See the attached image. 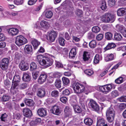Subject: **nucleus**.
<instances>
[{
	"instance_id": "44",
	"label": "nucleus",
	"mask_w": 126,
	"mask_h": 126,
	"mask_svg": "<svg viewBox=\"0 0 126 126\" xmlns=\"http://www.w3.org/2000/svg\"><path fill=\"white\" fill-rule=\"evenodd\" d=\"M111 94V97L114 98L118 96L119 92L115 90L112 91Z\"/></svg>"
},
{
	"instance_id": "24",
	"label": "nucleus",
	"mask_w": 126,
	"mask_h": 126,
	"mask_svg": "<svg viewBox=\"0 0 126 126\" xmlns=\"http://www.w3.org/2000/svg\"><path fill=\"white\" fill-rule=\"evenodd\" d=\"M106 115L114 116V111L113 109L111 107L109 108L106 112Z\"/></svg>"
},
{
	"instance_id": "33",
	"label": "nucleus",
	"mask_w": 126,
	"mask_h": 126,
	"mask_svg": "<svg viewBox=\"0 0 126 126\" xmlns=\"http://www.w3.org/2000/svg\"><path fill=\"white\" fill-rule=\"evenodd\" d=\"M40 25L42 27L46 29L49 26V23L44 20H43L41 22Z\"/></svg>"
},
{
	"instance_id": "41",
	"label": "nucleus",
	"mask_w": 126,
	"mask_h": 126,
	"mask_svg": "<svg viewBox=\"0 0 126 126\" xmlns=\"http://www.w3.org/2000/svg\"><path fill=\"white\" fill-rule=\"evenodd\" d=\"M96 42L95 40H92L89 44L90 47L92 48H94L96 46Z\"/></svg>"
},
{
	"instance_id": "26",
	"label": "nucleus",
	"mask_w": 126,
	"mask_h": 126,
	"mask_svg": "<svg viewBox=\"0 0 126 126\" xmlns=\"http://www.w3.org/2000/svg\"><path fill=\"white\" fill-rule=\"evenodd\" d=\"M22 79L24 81L28 82L30 81L31 77L27 73H23Z\"/></svg>"
},
{
	"instance_id": "34",
	"label": "nucleus",
	"mask_w": 126,
	"mask_h": 126,
	"mask_svg": "<svg viewBox=\"0 0 126 126\" xmlns=\"http://www.w3.org/2000/svg\"><path fill=\"white\" fill-rule=\"evenodd\" d=\"M100 7L103 11L105 10L107 8L106 3L105 0L102 1L100 4Z\"/></svg>"
},
{
	"instance_id": "20",
	"label": "nucleus",
	"mask_w": 126,
	"mask_h": 126,
	"mask_svg": "<svg viewBox=\"0 0 126 126\" xmlns=\"http://www.w3.org/2000/svg\"><path fill=\"white\" fill-rule=\"evenodd\" d=\"M23 111L24 115L26 117H30L32 115L31 111L28 108H24Z\"/></svg>"
},
{
	"instance_id": "56",
	"label": "nucleus",
	"mask_w": 126,
	"mask_h": 126,
	"mask_svg": "<svg viewBox=\"0 0 126 126\" xmlns=\"http://www.w3.org/2000/svg\"><path fill=\"white\" fill-rule=\"evenodd\" d=\"M117 100L121 102H126V96H122L118 98L117 99Z\"/></svg>"
},
{
	"instance_id": "59",
	"label": "nucleus",
	"mask_w": 126,
	"mask_h": 126,
	"mask_svg": "<svg viewBox=\"0 0 126 126\" xmlns=\"http://www.w3.org/2000/svg\"><path fill=\"white\" fill-rule=\"evenodd\" d=\"M39 72L38 71H36L35 72L32 73V76L33 79H36L37 77L38 76V73Z\"/></svg>"
},
{
	"instance_id": "49",
	"label": "nucleus",
	"mask_w": 126,
	"mask_h": 126,
	"mask_svg": "<svg viewBox=\"0 0 126 126\" xmlns=\"http://www.w3.org/2000/svg\"><path fill=\"white\" fill-rule=\"evenodd\" d=\"M53 13L51 11L47 12L45 14L46 17L48 18H50L53 16Z\"/></svg>"
},
{
	"instance_id": "31",
	"label": "nucleus",
	"mask_w": 126,
	"mask_h": 126,
	"mask_svg": "<svg viewBox=\"0 0 126 126\" xmlns=\"http://www.w3.org/2000/svg\"><path fill=\"white\" fill-rule=\"evenodd\" d=\"M37 68V65L36 63L32 62L30 65V69L31 71H34Z\"/></svg>"
},
{
	"instance_id": "53",
	"label": "nucleus",
	"mask_w": 126,
	"mask_h": 126,
	"mask_svg": "<svg viewBox=\"0 0 126 126\" xmlns=\"http://www.w3.org/2000/svg\"><path fill=\"white\" fill-rule=\"evenodd\" d=\"M9 98V96L7 94H5L2 96L1 100L3 101L6 102L8 101Z\"/></svg>"
},
{
	"instance_id": "50",
	"label": "nucleus",
	"mask_w": 126,
	"mask_h": 126,
	"mask_svg": "<svg viewBox=\"0 0 126 126\" xmlns=\"http://www.w3.org/2000/svg\"><path fill=\"white\" fill-rule=\"evenodd\" d=\"M7 115L5 113L2 114L0 118L1 120L5 122L7 120Z\"/></svg>"
},
{
	"instance_id": "52",
	"label": "nucleus",
	"mask_w": 126,
	"mask_h": 126,
	"mask_svg": "<svg viewBox=\"0 0 126 126\" xmlns=\"http://www.w3.org/2000/svg\"><path fill=\"white\" fill-rule=\"evenodd\" d=\"M123 26H121L120 27V30L121 31V33L124 37L126 38V30H123Z\"/></svg>"
},
{
	"instance_id": "38",
	"label": "nucleus",
	"mask_w": 126,
	"mask_h": 126,
	"mask_svg": "<svg viewBox=\"0 0 126 126\" xmlns=\"http://www.w3.org/2000/svg\"><path fill=\"white\" fill-rule=\"evenodd\" d=\"M55 68L58 69L63 68V66L62 63L60 61H55Z\"/></svg>"
},
{
	"instance_id": "4",
	"label": "nucleus",
	"mask_w": 126,
	"mask_h": 126,
	"mask_svg": "<svg viewBox=\"0 0 126 126\" xmlns=\"http://www.w3.org/2000/svg\"><path fill=\"white\" fill-rule=\"evenodd\" d=\"M84 101L82 99H80L79 106L77 105H74L73 108L75 113H81L83 110H85L84 105Z\"/></svg>"
},
{
	"instance_id": "37",
	"label": "nucleus",
	"mask_w": 126,
	"mask_h": 126,
	"mask_svg": "<svg viewBox=\"0 0 126 126\" xmlns=\"http://www.w3.org/2000/svg\"><path fill=\"white\" fill-rule=\"evenodd\" d=\"M54 84L57 88H60L62 85L61 80L59 79H56Z\"/></svg>"
},
{
	"instance_id": "16",
	"label": "nucleus",
	"mask_w": 126,
	"mask_h": 126,
	"mask_svg": "<svg viewBox=\"0 0 126 126\" xmlns=\"http://www.w3.org/2000/svg\"><path fill=\"white\" fill-rule=\"evenodd\" d=\"M47 76L45 74H42L40 76L38 80L39 84L43 83L46 80L47 78Z\"/></svg>"
},
{
	"instance_id": "10",
	"label": "nucleus",
	"mask_w": 126,
	"mask_h": 126,
	"mask_svg": "<svg viewBox=\"0 0 126 126\" xmlns=\"http://www.w3.org/2000/svg\"><path fill=\"white\" fill-rule=\"evenodd\" d=\"M110 124L107 123L106 120L103 118H98L97 119L96 126H109Z\"/></svg>"
},
{
	"instance_id": "64",
	"label": "nucleus",
	"mask_w": 126,
	"mask_h": 126,
	"mask_svg": "<svg viewBox=\"0 0 126 126\" xmlns=\"http://www.w3.org/2000/svg\"><path fill=\"white\" fill-rule=\"evenodd\" d=\"M61 76V74L59 72H57L53 74V78H60Z\"/></svg>"
},
{
	"instance_id": "58",
	"label": "nucleus",
	"mask_w": 126,
	"mask_h": 126,
	"mask_svg": "<svg viewBox=\"0 0 126 126\" xmlns=\"http://www.w3.org/2000/svg\"><path fill=\"white\" fill-rule=\"evenodd\" d=\"M22 56L21 54L17 52H16L15 54V59L16 60H19L21 58Z\"/></svg>"
},
{
	"instance_id": "7",
	"label": "nucleus",
	"mask_w": 126,
	"mask_h": 126,
	"mask_svg": "<svg viewBox=\"0 0 126 126\" xmlns=\"http://www.w3.org/2000/svg\"><path fill=\"white\" fill-rule=\"evenodd\" d=\"M57 34L56 32L52 31L47 36V39L50 42H53L55 40Z\"/></svg>"
},
{
	"instance_id": "42",
	"label": "nucleus",
	"mask_w": 126,
	"mask_h": 126,
	"mask_svg": "<svg viewBox=\"0 0 126 126\" xmlns=\"http://www.w3.org/2000/svg\"><path fill=\"white\" fill-rule=\"evenodd\" d=\"M99 88L100 92L104 94H107V92L106 91L105 85L102 86H100Z\"/></svg>"
},
{
	"instance_id": "60",
	"label": "nucleus",
	"mask_w": 126,
	"mask_h": 126,
	"mask_svg": "<svg viewBox=\"0 0 126 126\" xmlns=\"http://www.w3.org/2000/svg\"><path fill=\"white\" fill-rule=\"evenodd\" d=\"M103 37V35L102 34L100 33L97 35L96 38L98 41H100L102 39Z\"/></svg>"
},
{
	"instance_id": "2",
	"label": "nucleus",
	"mask_w": 126,
	"mask_h": 126,
	"mask_svg": "<svg viewBox=\"0 0 126 126\" xmlns=\"http://www.w3.org/2000/svg\"><path fill=\"white\" fill-rule=\"evenodd\" d=\"M72 88L74 92L77 94L81 93L85 90L88 91L86 90L83 84L78 82L73 83L72 85Z\"/></svg>"
},
{
	"instance_id": "46",
	"label": "nucleus",
	"mask_w": 126,
	"mask_h": 126,
	"mask_svg": "<svg viewBox=\"0 0 126 126\" xmlns=\"http://www.w3.org/2000/svg\"><path fill=\"white\" fill-rule=\"evenodd\" d=\"M75 14L77 16L79 17H81L82 15L83 12L81 10L79 9H78L76 10L75 12Z\"/></svg>"
},
{
	"instance_id": "43",
	"label": "nucleus",
	"mask_w": 126,
	"mask_h": 126,
	"mask_svg": "<svg viewBox=\"0 0 126 126\" xmlns=\"http://www.w3.org/2000/svg\"><path fill=\"white\" fill-rule=\"evenodd\" d=\"M62 79L63 83L64 85H67L70 82L69 79L66 77H63L62 78Z\"/></svg>"
},
{
	"instance_id": "12",
	"label": "nucleus",
	"mask_w": 126,
	"mask_h": 126,
	"mask_svg": "<svg viewBox=\"0 0 126 126\" xmlns=\"http://www.w3.org/2000/svg\"><path fill=\"white\" fill-rule=\"evenodd\" d=\"M64 114L66 117H68L72 115V110L71 107L69 106H66L64 109Z\"/></svg>"
},
{
	"instance_id": "1",
	"label": "nucleus",
	"mask_w": 126,
	"mask_h": 126,
	"mask_svg": "<svg viewBox=\"0 0 126 126\" xmlns=\"http://www.w3.org/2000/svg\"><path fill=\"white\" fill-rule=\"evenodd\" d=\"M21 80L20 76L15 74L13 77L12 80V86L10 89V92L13 94H16V91L15 89L17 88V86Z\"/></svg>"
},
{
	"instance_id": "27",
	"label": "nucleus",
	"mask_w": 126,
	"mask_h": 126,
	"mask_svg": "<svg viewBox=\"0 0 126 126\" xmlns=\"http://www.w3.org/2000/svg\"><path fill=\"white\" fill-rule=\"evenodd\" d=\"M34 49H36L38 47V46L40 45V42H38L37 40L34 39L31 42Z\"/></svg>"
},
{
	"instance_id": "5",
	"label": "nucleus",
	"mask_w": 126,
	"mask_h": 126,
	"mask_svg": "<svg viewBox=\"0 0 126 126\" xmlns=\"http://www.w3.org/2000/svg\"><path fill=\"white\" fill-rule=\"evenodd\" d=\"M28 42L27 39L23 36L20 35L16 36L15 39V43L18 46H22Z\"/></svg>"
},
{
	"instance_id": "45",
	"label": "nucleus",
	"mask_w": 126,
	"mask_h": 126,
	"mask_svg": "<svg viewBox=\"0 0 126 126\" xmlns=\"http://www.w3.org/2000/svg\"><path fill=\"white\" fill-rule=\"evenodd\" d=\"M52 96L53 97H58L59 95V93L58 91L54 90L52 91L51 93Z\"/></svg>"
},
{
	"instance_id": "40",
	"label": "nucleus",
	"mask_w": 126,
	"mask_h": 126,
	"mask_svg": "<svg viewBox=\"0 0 126 126\" xmlns=\"http://www.w3.org/2000/svg\"><path fill=\"white\" fill-rule=\"evenodd\" d=\"M100 58V56L99 54H96L94 58V63L95 64L98 63L99 62Z\"/></svg>"
},
{
	"instance_id": "21",
	"label": "nucleus",
	"mask_w": 126,
	"mask_h": 126,
	"mask_svg": "<svg viewBox=\"0 0 126 126\" xmlns=\"http://www.w3.org/2000/svg\"><path fill=\"white\" fill-rule=\"evenodd\" d=\"M52 113L56 115H59L61 113L60 107L58 106H54L52 108Z\"/></svg>"
},
{
	"instance_id": "63",
	"label": "nucleus",
	"mask_w": 126,
	"mask_h": 126,
	"mask_svg": "<svg viewBox=\"0 0 126 126\" xmlns=\"http://www.w3.org/2000/svg\"><path fill=\"white\" fill-rule=\"evenodd\" d=\"M37 0H29L28 1V4L30 5H32L34 4Z\"/></svg>"
},
{
	"instance_id": "9",
	"label": "nucleus",
	"mask_w": 126,
	"mask_h": 126,
	"mask_svg": "<svg viewBox=\"0 0 126 126\" xmlns=\"http://www.w3.org/2000/svg\"><path fill=\"white\" fill-rule=\"evenodd\" d=\"M89 107L93 109L95 111H98L99 110V107L96 103L94 100L91 99L88 104Z\"/></svg>"
},
{
	"instance_id": "14",
	"label": "nucleus",
	"mask_w": 126,
	"mask_h": 126,
	"mask_svg": "<svg viewBox=\"0 0 126 126\" xmlns=\"http://www.w3.org/2000/svg\"><path fill=\"white\" fill-rule=\"evenodd\" d=\"M46 92L45 89L41 88L38 89L37 92V95L40 98L44 97L45 95Z\"/></svg>"
},
{
	"instance_id": "22",
	"label": "nucleus",
	"mask_w": 126,
	"mask_h": 126,
	"mask_svg": "<svg viewBox=\"0 0 126 126\" xmlns=\"http://www.w3.org/2000/svg\"><path fill=\"white\" fill-rule=\"evenodd\" d=\"M24 102L26 105L29 107H33L34 104V101L29 99L25 98L24 100Z\"/></svg>"
},
{
	"instance_id": "23",
	"label": "nucleus",
	"mask_w": 126,
	"mask_h": 126,
	"mask_svg": "<svg viewBox=\"0 0 126 126\" xmlns=\"http://www.w3.org/2000/svg\"><path fill=\"white\" fill-rule=\"evenodd\" d=\"M76 54V48H72L70 50L69 53V58L74 59Z\"/></svg>"
},
{
	"instance_id": "17",
	"label": "nucleus",
	"mask_w": 126,
	"mask_h": 126,
	"mask_svg": "<svg viewBox=\"0 0 126 126\" xmlns=\"http://www.w3.org/2000/svg\"><path fill=\"white\" fill-rule=\"evenodd\" d=\"M90 56L91 54L90 53L86 51H84L83 55V61L85 62L89 61V62H90Z\"/></svg>"
},
{
	"instance_id": "62",
	"label": "nucleus",
	"mask_w": 126,
	"mask_h": 126,
	"mask_svg": "<svg viewBox=\"0 0 126 126\" xmlns=\"http://www.w3.org/2000/svg\"><path fill=\"white\" fill-rule=\"evenodd\" d=\"M126 107V105L124 103H122L120 104L119 108L121 110L125 109Z\"/></svg>"
},
{
	"instance_id": "36",
	"label": "nucleus",
	"mask_w": 126,
	"mask_h": 126,
	"mask_svg": "<svg viewBox=\"0 0 126 126\" xmlns=\"http://www.w3.org/2000/svg\"><path fill=\"white\" fill-rule=\"evenodd\" d=\"M84 122L86 125L90 126L92 124L93 121L91 118H87L84 119Z\"/></svg>"
},
{
	"instance_id": "25",
	"label": "nucleus",
	"mask_w": 126,
	"mask_h": 126,
	"mask_svg": "<svg viewBox=\"0 0 126 126\" xmlns=\"http://www.w3.org/2000/svg\"><path fill=\"white\" fill-rule=\"evenodd\" d=\"M106 116L108 121L110 123V124L109 126H113V121L114 119V116Z\"/></svg>"
},
{
	"instance_id": "54",
	"label": "nucleus",
	"mask_w": 126,
	"mask_h": 126,
	"mask_svg": "<svg viewBox=\"0 0 126 126\" xmlns=\"http://www.w3.org/2000/svg\"><path fill=\"white\" fill-rule=\"evenodd\" d=\"M24 0H14V4L17 5H21L23 2Z\"/></svg>"
},
{
	"instance_id": "8",
	"label": "nucleus",
	"mask_w": 126,
	"mask_h": 126,
	"mask_svg": "<svg viewBox=\"0 0 126 126\" xmlns=\"http://www.w3.org/2000/svg\"><path fill=\"white\" fill-rule=\"evenodd\" d=\"M9 60L7 58H4L0 62V67L3 70L7 68L9 64Z\"/></svg>"
},
{
	"instance_id": "55",
	"label": "nucleus",
	"mask_w": 126,
	"mask_h": 126,
	"mask_svg": "<svg viewBox=\"0 0 126 126\" xmlns=\"http://www.w3.org/2000/svg\"><path fill=\"white\" fill-rule=\"evenodd\" d=\"M115 3V1L114 0H109L108 1V5L110 7L114 6Z\"/></svg>"
},
{
	"instance_id": "32",
	"label": "nucleus",
	"mask_w": 126,
	"mask_h": 126,
	"mask_svg": "<svg viewBox=\"0 0 126 126\" xmlns=\"http://www.w3.org/2000/svg\"><path fill=\"white\" fill-rule=\"evenodd\" d=\"M115 46L116 45L114 43H109L104 48V50L106 51L115 47Z\"/></svg>"
},
{
	"instance_id": "29",
	"label": "nucleus",
	"mask_w": 126,
	"mask_h": 126,
	"mask_svg": "<svg viewBox=\"0 0 126 126\" xmlns=\"http://www.w3.org/2000/svg\"><path fill=\"white\" fill-rule=\"evenodd\" d=\"M25 51L28 53H30L33 51L32 46L29 45H26L24 48Z\"/></svg>"
},
{
	"instance_id": "13",
	"label": "nucleus",
	"mask_w": 126,
	"mask_h": 126,
	"mask_svg": "<svg viewBox=\"0 0 126 126\" xmlns=\"http://www.w3.org/2000/svg\"><path fill=\"white\" fill-rule=\"evenodd\" d=\"M7 31L10 35L13 36L17 35L19 32L18 30L15 28H11L8 29Z\"/></svg>"
},
{
	"instance_id": "6",
	"label": "nucleus",
	"mask_w": 126,
	"mask_h": 126,
	"mask_svg": "<svg viewBox=\"0 0 126 126\" xmlns=\"http://www.w3.org/2000/svg\"><path fill=\"white\" fill-rule=\"evenodd\" d=\"M102 16V21L105 23L112 22L115 19L114 16L110 13H106Z\"/></svg>"
},
{
	"instance_id": "19",
	"label": "nucleus",
	"mask_w": 126,
	"mask_h": 126,
	"mask_svg": "<svg viewBox=\"0 0 126 126\" xmlns=\"http://www.w3.org/2000/svg\"><path fill=\"white\" fill-rule=\"evenodd\" d=\"M37 113L38 115L41 117H44L47 115V111L46 109L41 108L39 109Z\"/></svg>"
},
{
	"instance_id": "28",
	"label": "nucleus",
	"mask_w": 126,
	"mask_h": 126,
	"mask_svg": "<svg viewBox=\"0 0 126 126\" xmlns=\"http://www.w3.org/2000/svg\"><path fill=\"white\" fill-rule=\"evenodd\" d=\"M114 59V55L112 53L109 54L105 57V59L106 62L111 61Z\"/></svg>"
},
{
	"instance_id": "15",
	"label": "nucleus",
	"mask_w": 126,
	"mask_h": 126,
	"mask_svg": "<svg viewBox=\"0 0 126 126\" xmlns=\"http://www.w3.org/2000/svg\"><path fill=\"white\" fill-rule=\"evenodd\" d=\"M118 16H123L126 15V8H119L117 11Z\"/></svg>"
},
{
	"instance_id": "3",
	"label": "nucleus",
	"mask_w": 126,
	"mask_h": 126,
	"mask_svg": "<svg viewBox=\"0 0 126 126\" xmlns=\"http://www.w3.org/2000/svg\"><path fill=\"white\" fill-rule=\"evenodd\" d=\"M53 62V60L52 59L46 56L42 59V61L40 62V64L47 68L51 65Z\"/></svg>"
},
{
	"instance_id": "11",
	"label": "nucleus",
	"mask_w": 126,
	"mask_h": 126,
	"mask_svg": "<svg viewBox=\"0 0 126 126\" xmlns=\"http://www.w3.org/2000/svg\"><path fill=\"white\" fill-rule=\"evenodd\" d=\"M19 67L21 70L24 71L27 70L29 68L28 63L23 60L19 63Z\"/></svg>"
},
{
	"instance_id": "18",
	"label": "nucleus",
	"mask_w": 126,
	"mask_h": 126,
	"mask_svg": "<svg viewBox=\"0 0 126 126\" xmlns=\"http://www.w3.org/2000/svg\"><path fill=\"white\" fill-rule=\"evenodd\" d=\"M107 94L110 92L112 89H114L115 88V86L113 83H111L106 84L105 85Z\"/></svg>"
},
{
	"instance_id": "47",
	"label": "nucleus",
	"mask_w": 126,
	"mask_h": 126,
	"mask_svg": "<svg viewBox=\"0 0 126 126\" xmlns=\"http://www.w3.org/2000/svg\"><path fill=\"white\" fill-rule=\"evenodd\" d=\"M84 73L87 75L91 76L94 74V72L91 69H86L84 70Z\"/></svg>"
},
{
	"instance_id": "35",
	"label": "nucleus",
	"mask_w": 126,
	"mask_h": 126,
	"mask_svg": "<svg viewBox=\"0 0 126 126\" xmlns=\"http://www.w3.org/2000/svg\"><path fill=\"white\" fill-rule=\"evenodd\" d=\"M58 41L61 46H64L65 40L62 36H60L58 37Z\"/></svg>"
},
{
	"instance_id": "39",
	"label": "nucleus",
	"mask_w": 126,
	"mask_h": 126,
	"mask_svg": "<svg viewBox=\"0 0 126 126\" xmlns=\"http://www.w3.org/2000/svg\"><path fill=\"white\" fill-rule=\"evenodd\" d=\"M113 35L112 33L110 32L105 33V38L108 40H111L112 38Z\"/></svg>"
},
{
	"instance_id": "51",
	"label": "nucleus",
	"mask_w": 126,
	"mask_h": 126,
	"mask_svg": "<svg viewBox=\"0 0 126 126\" xmlns=\"http://www.w3.org/2000/svg\"><path fill=\"white\" fill-rule=\"evenodd\" d=\"M92 30L93 32L97 33L100 31V28L97 26H94L93 27Z\"/></svg>"
},
{
	"instance_id": "57",
	"label": "nucleus",
	"mask_w": 126,
	"mask_h": 126,
	"mask_svg": "<svg viewBox=\"0 0 126 126\" xmlns=\"http://www.w3.org/2000/svg\"><path fill=\"white\" fill-rule=\"evenodd\" d=\"M46 56L43 55H39L37 57V59L38 61L39 62V63L40 64V62L42 61V60L45 56Z\"/></svg>"
},
{
	"instance_id": "48",
	"label": "nucleus",
	"mask_w": 126,
	"mask_h": 126,
	"mask_svg": "<svg viewBox=\"0 0 126 126\" xmlns=\"http://www.w3.org/2000/svg\"><path fill=\"white\" fill-rule=\"evenodd\" d=\"M124 78L122 77H119L115 80V82L118 84H120L123 81Z\"/></svg>"
},
{
	"instance_id": "61",
	"label": "nucleus",
	"mask_w": 126,
	"mask_h": 126,
	"mask_svg": "<svg viewBox=\"0 0 126 126\" xmlns=\"http://www.w3.org/2000/svg\"><path fill=\"white\" fill-rule=\"evenodd\" d=\"M60 100L62 102L65 103L67 101V98L65 96H63L60 98Z\"/></svg>"
},
{
	"instance_id": "30",
	"label": "nucleus",
	"mask_w": 126,
	"mask_h": 126,
	"mask_svg": "<svg viewBox=\"0 0 126 126\" xmlns=\"http://www.w3.org/2000/svg\"><path fill=\"white\" fill-rule=\"evenodd\" d=\"M114 39L117 41H120L123 40V38L121 34L116 32L114 35Z\"/></svg>"
}]
</instances>
